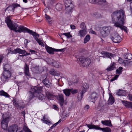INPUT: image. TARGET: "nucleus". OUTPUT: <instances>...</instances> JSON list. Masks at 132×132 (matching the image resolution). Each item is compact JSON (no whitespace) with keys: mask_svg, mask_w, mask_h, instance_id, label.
Segmentation results:
<instances>
[{"mask_svg":"<svg viewBox=\"0 0 132 132\" xmlns=\"http://www.w3.org/2000/svg\"><path fill=\"white\" fill-rule=\"evenodd\" d=\"M111 16L112 21L114 24V26L119 28L127 33L128 30L127 28L123 26L126 17L124 11L122 10H117L113 13Z\"/></svg>","mask_w":132,"mask_h":132,"instance_id":"f257e3e1","label":"nucleus"},{"mask_svg":"<svg viewBox=\"0 0 132 132\" xmlns=\"http://www.w3.org/2000/svg\"><path fill=\"white\" fill-rule=\"evenodd\" d=\"M5 22L9 29L16 32H28L29 29L23 26L19 25L16 23H13L10 19V16H8L5 20Z\"/></svg>","mask_w":132,"mask_h":132,"instance_id":"f03ea898","label":"nucleus"},{"mask_svg":"<svg viewBox=\"0 0 132 132\" xmlns=\"http://www.w3.org/2000/svg\"><path fill=\"white\" fill-rule=\"evenodd\" d=\"M2 117L3 119L1 122L2 127L3 129L6 130L8 127V123L10 119L7 113H4Z\"/></svg>","mask_w":132,"mask_h":132,"instance_id":"7ed1b4c3","label":"nucleus"},{"mask_svg":"<svg viewBox=\"0 0 132 132\" xmlns=\"http://www.w3.org/2000/svg\"><path fill=\"white\" fill-rule=\"evenodd\" d=\"M42 89V87H41L35 86L34 87L31 88L32 91L36 93V96L40 100H43L44 99V95L40 93Z\"/></svg>","mask_w":132,"mask_h":132,"instance_id":"20e7f679","label":"nucleus"},{"mask_svg":"<svg viewBox=\"0 0 132 132\" xmlns=\"http://www.w3.org/2000/svg\"><path fill=\"white\" fill-rule=\"evenodd\" d=\"M86 125L89 129H95L96 130H102L103 132H111V129L110 128L108 127L104 128H101L98 126H96L92 124H86Z\"/></svg>","mask_w":132,"mask_h":132,"instance_id":"39448f33","label":"nucleus"},{"mask_svg":"<svg viewBox=\"0 0 132 132\" xmlns=\"http://www.w3.org/2000/svg\"><path fill=\"white\" fill-rule=\"evenodd\" d=\"M65 5L67 13H69L71 12L74 7L72 2L71 0H66L65 2Z\"/></svg>","mask_w":132,"mask_h":132,"instance_id":"423d86ee","label":"nucleus"},{"mask_svg":"<svg viewBox=\"0 0 132 132\" xmlns=\"http://www.w3.org/2000/svg\"><path fill=\"white\" fill-rule=\"evenodd\" d=\"M77 61L81 66L86 67L91 63L90 58H77Z\"/></svg>","mask_w":132,"mask_h":132,"instance_id":"0eeeda50","label":"nucleus"},{"mask_svg":"<svg viewBox=\"0 0 132 132\" xmlns=\"http://www.w3.org/2000/svg\"><path fill=\"white\" fill-rule=\"evenodd\" d=\"M111 29L110 27H104L100 29V35L103 37H106L110 33Z\"/></svg>","mask_w":132,"mask_h":132,"instance_id":"6e6552de","label":"nucleus"},{"mask_svg":"<svg viewBox=\"0 0 132 132\" xmlns=\"http://www.w3.org/2000/svg\"><path fill=\"white\" fill-rule=\"evenodd\" d=\"M9 50L8 53H11L12 54L19 53L22 54V55H20V56H24L28 55L30 54V53H28L26 52V51L24 50H22L20 48H17L14 49L13 51H11Z\"/></svg>","mask_w":132,"mask_h":132,"instance_id":"1a4fd4ad","label":"nucleus"},{"mask_svg":"<svg viewBox=\"0 0 132 132\" xmlns=\"http://www.w3.org/2000/svg\"><path fill=\"white\" fill-rule=\"evenodd\" d=\"M12 102L14 105L17 109H23V103L22 101L18 99H14L12 100Z\"/></svg>","mask_w":132,"mask_h":132,"instance_id":"9d476101","label":"nucleus"},{"mask_svg":"<svg viewBox=\"0 0 132 132\" xmlns=\"http://www.w3.org/2000/svg\"><path fill=\"white\" fill-rule=\"evenodd\" d=\"M45 48L47 52L50 54H53L54 52L55 51H62L63 50V49H56L53 48L47 45L45 46Z\"/></svg>","mask_w":132,"mask_h":132,"instance_id":"9b49d317","label":"nucleus"},{"mask_svg":"<svg viewBox=\"0 0 132 132\" xmlns=\"http://www.w3.org/2000/svg\"><path fill=\"white\" fill-rule=\"evenodd\" d=\"M111 39L115 43H119L121 40V37L117 33H115L111 37Z\"/></svg>","mask_w":132,"mask_h":132,"instance_id":"f8f14e48","label":"nucleus"},{"mask_svg":"<svg viewBox=\"0 0 132 132\" xmlns=\"http://www.w3.org/2000/svg\"><path fill=\"white\" fill-rule=\"evenodd\" d=\"M98 97L97 94L95 92L92 93L88 97V100L94 103L97 100Z\"/></svg>","mask_w":132,"mask_h":132,"instance_id":"ddd939ff","label":"nucleus"},{"mask_svg":"<svg viewBox=\"0 0 132 132\" xmlns=\"http://www.w3.org/2000/svg\"><path fill=\"white\" fill-rule=\"evenodd\" d=\"M11 75V73L10 71L9 70H4L2 73V76L6 80L10 78Z\"/></svg>","mask_w":132,"mask_h":132,"instance_id":"4468645a","label":"nucleus"},{"mask_svg":"<svg viewBox=\"0 0 132 132\" xmlns=\"http://www.w3.org/2000/svg\"><path fill=\"white\" fill-rule=\"evenodd\" d=\"M89 85L87 83H85L83 84L82 87V90L80 93L81 98L83 97V94L86 92L87 89L89 88Z\"/></svg>","mask_w":132,"mask_h":132,"instance_id":"2eb2a0df","label":"nucleus"},{"mask_svg":"<svg viewBox=\"0 0 132 132\" xmlns=\"http://www.w3.org/2000/svg\"><path fill=\"white\" fill-rule=\"evenodd\" d=\"M18 129V126L15 124L9 127L8 128V130L9 132H16Z\"/></svg>","mask_w":132,"mask_h":132,"instance_id":"dca6fc26","label":"nucleus"},{"mask_svg":"<svg viewBox=\"0 0 132 132\" xmlns=\"http://www.w3.org/2000/svg\"><path fill=\"white\" fill-rule=\"evenodd\" d=\"M101 53L103 55V57H106L107 58H110V56L112 57H115V55L114 54H111L108 52L103 51Z\"/></svg>","mask_w":132,"mask_h":132,"instance_id":"f3484780","label":"nucleus"},{"mask_svg":"<svg viewBox=\"0 0 132 132\" xmlns=\"http://www.w3.org/2000/svg\"><path fill=\"white\" fill-rule=\"evenodd\" d=\"M28 33L32 35L36 41L39 39L38 38L39 37V35L35 32L29 29Z\"/></svg>","mask_w":132,"mask_h":132,"instance_id":"a211bd4d","label":"nucleus"},{"mask_svg":"<svg viewBox=\"0 0 132 132\" xmlns=\"http://www.w3.org/2000/svg\"><path fill=\"white\" fill-rule=\"evenodd\" d=\"M24 73L26 76H30L29 66L26 63L24 67Z\"/></svg>","mask_w":132,"mask_h":132,"instance_id":"6ab92c4d","label":"nucleus"},{"mask_svg":"<svg viewBox=\"0 0 132 132\" xmlns=\"http://www.w3.org/2000/svg\"><path fill=\"white\" fill-rule=\"evenodd\" d=\"M58 99L59 103L62 106L63 105L64 102V98L63 95L60 94L59 95Z\"/></svg>","mask_w":132,"mask_h":132,"instance_id":"aec40b11","label":"nucleus"},{"mask_svg":"<svg viewBox=\"0 0 132 132\" xmlns=\"http://www.w3.org/2000/svg\"><path fill=\"white\" fill-rule=\"evenodd\" d=\"M101 123L103 125L109 127H111L112 126V125L111 124V122L110 120L102 121Z\"/></svg>","mask_w":132,"mask_h":132,"instance_id":"412c9836","label":"nucleus"},{"mask_svg":"<svg viewBox=\"0 0 132 132\" xmlns=\"http://www.w3.org/2000/svg\"><path fill=\"white\" fill-rule=\"evenodd\" d=\"M116 64L114 62L111 63L110 66L106 70L108 71H110L112 70L116 69Z\"/></svg>","mask_w":132,"mask_h":132,"instance_id":"4be33fe9","label":"nucleus"},{"mask_svg":"<svg viewBox=\"0 0 132 132\" xmlns=\"http://www.w3.org/2000/svg\"><path fill=\"white\" fill-rule=\"evenodd\" d=\"M29 98L28 100L30 102L32 98H33L35 96H36V93L32 91L31 88V90L29 92Z\"/></svg>","mask_w":132,"mask_h":132,"instance_id":"5701e85b","label":"nucleus"},{"mask_svg":"<svg viewBox=\"0 0 132 132\" xmlns=\"http://www.w3.org/2000/svg\"><path fill=\"white\" fill-rule=\"evenodd\" d=\"M87 34L86 30H81L79 32L78 35L81 37H84Z\"/></svg>","mask_w":132,"mask_h":132,"instance_id":"b1692460","label":"nucleus"},{"mask_svg":"<svg viewBox=\"0 0 132 132\" xmlns=\"http://www.w3.org/2000/svg\"><path fill=\"white\" fill-rule=\"evenodd\" d=\"M44 84L47 87H50L51 86V84L49 81L46 79V80H44L43 81H42Z\"/></svg>","mask_w":132,"mask_h":132,"instance_id":"393cba45","label":"nucleus"},{"mask_svg":"<svg viewBox=\"0 0 132 132\" xmlns=\"http://www.w3.org/2000/svg\"><path fill=\"white\" fill-rule=\"evenodd\" d=\"M117 94L119 96H124L126 94V92L124 90H119L117 93Z\"/></svg>","mask_w":132,"mask_h":132,"instance_id":"a878e982","label":"nucleus"},{"mask_svg":"<svg viewBox=\"0 0 132 132\" xmlns=\"http://www.w3.org/2000/svg\"><path fill=\"white\" fill-rule=\"evenodd\" d=\"M122 103L127 108H130L131 102H128L127 101H122Z\"/></svg>","mask_w":132,"mask_h":132,"instance_id":"bb28decb","label":"nucleus"},{"mask_svg":"<svg viewBox=\"0 0 132 132\" xmlns=\"http://www.w3.org/2000/svg\"><path fill=\"white\" fill-rule=\"evenodd\" d=\"M42 120L45 123H46L49 125H50L51 124V123L50 120L45 116H43V119Z\"/></svg>","mask_w":132,"mask_h":132,"instance_id":"cd10ccee","label":"nucleus"},{"mask_svg":"<svg viewBox=\"0 0 132 132\" xmlns=\"http://www.w3.org/2000/svg\"><path fill=\"white\" fill-rule=\"evenodd\" d=\"M0 95L3 96L7 97H9L10 95L6 92L2 90H0Z\"/></svg>","mask_w":132,"mask_h":132,"instance_id":"c85d7f7f","label":"nucleus"},{"mask_svg":"<svg viewBox=\"0 0 132 132\" xmlns=\"http://www.w3.org/2000/svg\"><path fill=\"white\" fill-rule=\"evenodd\" d=\"M63 93L67 96H69L70 95V89H65L63 90Z\"/></svg>","mask_w":132,"mask_h":132,"instance_id":"c756f323","label":"nucleus"},{"mask_svg":"<svg viewBox=\"0 0 132 132\" xmlns=\"http://www.w3.org/2000/svg\"><path fill=\"white\" fill-rule=\"evenodd\" d=\"M50 74L54 76H60V74L57 73L55 71L54 69H51L50 71Z\"/></svg>","mask_w":132,"mask_h":132,"instance_id":"7c9ffc66","label":"nucleus"},{"mask_svg":"<svg viewBox=\"0 0 132 132\" xmlns=\"http://www.w3.org/2000/svg\"><path fill=\"white\" fill-rule=\"evenodd\" d=\"M45 60L48 64L52 65L54 62L52 58H46V59Z\"/></svg>","mask_w":132,"mask_h":132,"instance_id":"2f4dec72","label":"nucleus"},{"mask_svg":"<svg viewBox=\"0 0 132 132\" xmlns=\"http://www.w3.org/2000/svg\"><path fill=\"white\" fill-rule=\"evenodd\" d=\"M109 103L110 104H112L114 101V100L113 97L111 95H110V97L109 100Z\"/></svg>","mask_w":132,"mask_h":132,"instance_id":"473e14b6","label":"nucleus"},{"mask_svg":"<svg viewBox=\"0 0 132 132\" xmlns=\"http://www.w3.org/2000/svg\"><path fill=\"white\" fill-rule=\"evenodd\" d=\"M11 69V65L9 64H6L4 65L3 69L4 70H9Z\"/></svg>","mask_w":132,"mask_h":132,"instance_id":"72a5a7b5","label":"nucleus"},{"mask_svg":"<svg viewBox=\"0 0 132 132\" xmlns=\"http://www.w3.org/2000/svg\"><path fill=\"white\" fill-rule=\"evenodd\" d=\"M52 65L56 68H59L61 67V65L57 61L54 62Z\"/></svg>","mask_w":132,"mask_h":132,"instance_id":"f704fd0d","label":"nucleus"},{"mask_svg":"<svg viewBox=\"0 0 132 132\" xmlns=\"http://www.w3.org/2000/svg\"><path fill=\"white\" fill-rule=\"evenodd\" d=\"M90 38V35H87L84 39V44L86 43L89 41Z\"/></svg>","mask_w":132,"mask_h":132,"instance_id":"c9c22d12","label":"nucleus"},{"mask_svg":"<svg viewBox=\"0 0 132 132\" xmlns=\"http://www.w3.org/2000/svg\"><path fill=\"white\" fill-rule=\"evenodd\" d=\"M89 2L91 3L96 4L98 3L100 4V2H102V1L100 0H89Z\"/></svg>","mask_w":132,"mask_h":132,"instance_id":"e433bc0d","label":"nucleus"},{"mask_svg":"<svg viewBox=\"0 0 132 132\" xmlns=\"http://www.w3.org/2000/svg\"><path fill=\"white\" fill-rule=\"evenodd\" d=\"M125 63V66H128L132 65V61H131L129 60H126V61Z\"/></svg>","mask_w":132,"mask_h":132,"instance_id":"4c0bfd02","label":"nucleus"},{"mask_svg":"<svg viewBox=\"0 0 132 132\" xmlns=\"http://www.w3.org/2000/svg\"><path fill=\"white\" fill-rule=\"evenodd\" d=\"M123 68L122 67H120L118 69H117L116 70V74H119L120 75L122 72V69Z\"/></svg>","mask_w":132,"mask_h":132,"instance_id":"58836bf2","label":"nucleus"},{"mask_svg":"<svg viewBox=\"0 0 132 132\" xmlns=\"http://www.w3.org/2000/svg\"><path fill=\"white\" fill-rule=\"evenodd\" d=\"M118 62L121 64H123L125 66L126 60H123L122 58H119Z\"/></svg>","mask_w":132,"mask_h":132,"instance_id":"ea45409f","label":"nucleus"},{"mask_svg":"<svg viewBox=\"0 0 132 132\" xmlns=\"http://www.w3.org/2000/svg\"><path fill=\"white\" fill-rule=\"evenodd\" d=\"M36 41L40 45H41V46L43 47L44 46V43L43 42L42 40L41 39H39L37 40Z\"/></svg>","mask_w":132,"mask_h":132,"instance_id":"a19ab883","label":"nucleus"},{"mask_svg":"<svg viewBox=\"0 0 132 132\" xmlns=\"http://www.w3.org/2000/svg\"><path fill=\"white\" fill-rule=\"evenodd\" d=\"M6 10L7 11H11L13 12L14 11V10L13 7H12V5L7 7L6 8Z\"/></svg>","mask_w":132,"mask_h":132,"instance_id":"79ce46f5","label":"nucleus"},{"mask_svg":"<svg viewBox=\"0 0 132 132\" xmlns=\"http://www.w3.org/2000/svg\"><path fill=\"white\" fill-rule=\"evenodd\" d=\"M80 27L82 29V30H86V26L84 23L82 22L80 25Z\"/></svg>","mask_w":132,"mask_h":132,"instance_id":"37998d69","label":"nucleus"},{"mask_svg":"<svg viewBox=\"0 0 132 132\" xmlns=\"http://www.w3.org/2000/svg\"><path fill=\"white\" fill-rule=\"evenodd\" d=\"M124 58H132V54L131 53H127L123 55Z\"/></svg>","mask_w":132,"mask_h":132,"instance_id":"c03bdc74","label":"nucleus"},{"mask_svg":"<svg viewBox=\"0 0 132 132\" xmlns=\"http://www.w3.org/2000/svg\"><path fill=\"white\" fill-rule=\"evenodd\" d=\"M63 35H64L66 36L68 38H70L72 37V35L70 34V32L63 33Z\"/></svg>","mask_w":132,"mask_h":132,"instance_id":"a18cd8bd","label":"nucleus"},{"mask_svg":"<svg viewBox=\"0 0 132 132\" xmlns=\"http://www.w3.org/2000/svg\"><path fill=\"white\" fill-rule=\"evenodd\" d=\"M71 92L73 94L77 93L78 92V90L77 89H74L73 88L70 89Z\"/></svg>","mask_w":132,"mask_h":132,"instance_id":"49530a36","label":"nucleus"},{"mask_svg":"<svg viewBox=\"0 0 132 132\" xmlns=\"http://www.w3.org/2000/svg\"><path fill=\"white\" fill-rule=\"evenodd\" d=\"M14 10L18 7H20V5L17 3L13 4L12 5Z\"/></svg>","mask_w":132,"mask_h":132,"instance_id":"de8ad7c7","label":"nucleus"},{"mask_svg":"<svg viewBox=\"0 0 132 132\" xmlns=\"http://www.w3.org/2000/svg\"><path fill=\"white\" fill-rule=\"evenodd\" d=\"M47 76L46 75H43L41 78V79L42 80V81H43L44 80L46 79Z\"/></svg>","mask_w":132,"mask_h":132,"instance_id":"09e8293b","label":"nucleus"},{"mask_svg":"<svg viewBox=\"0 0 132 132\" xmlns=\"http://www.w3.org/2000/svg\"><path fill=\"white\" fill-rule=\"evenodd\" d=\"M24 130L25 132H32L28 128L26 127L24 128Z\"/></svg>","mask_w":132,"mask_h":132,"instance_id":"8fccbe9b","label":"nucleus"},{"mask_svg":"<svg viewBox=\"0 0 132 132\" xmlns=\"http://www.w3.org/2000/svg\"><path fill=\"white\" fill-rule=\"evenodd\" d=\"M45 17L46 19L48 21H50L51 20V18L49 16L47 15L46 14H45Z\"/></svg>","mask_w":132,"mask_h":132,"instance_id":"3c124183","label":"nucleus"},{"mask_svg":"<svg viewBox=\"0 0 132 132\" xmlns=\"http://www.w3.org/2000/svg\"><path fill=\"white\" fill-rule=\"evenodd\" d=\"M31 54H34L37 55V52L34 50H30L29 51Z\"/></svg>","mask_w":132,"mask_h":132,"instance_id":"603ef678","label":"nucleus"},{"mask_svg":"<svg viewBox=\"0 0 132 132\" xmlns=\"http://www.w3.org/2000/svg\"><path fill=\"white\" fill-rule=\"evenodd\" d=\"M46 94L47 95V97L48 99H50L52 97V95L48 93V94Z\"/></svg>","mask_w":132,"mask_h":132,"instance_id":"864d4df0","label":"nucleus"},{"mask_svg":"<svg viewBox=\"0 0 132 132\" xmlns=\"http://www.w3.org/2000/svg\"><path fill=\"white\" fill-rule=\"evenodd\" d=\"M61 120H59L57 122L54 124L52 126L54 128L59 123L61 122Z\"/></svg>","mask_w":132,"mask_h":132,"instance_id":"5fc2aeb1","label":"nucleus"},{"mask_svg":"<svg viewBox=\"0 0 132 132\" xmlns=\"http://www.w3.org/2000/svg\"><path fill=\"white\" fill-rule=\"evenodd\" d=\"M63 132H69V130L68 128H65L63 130Z\"/></svg>","mask_w":132,"mask_h":132,"instance_id":"6e6d98bb","label":"nucleus"},{"mask_svg":"<svg viewBox=\"0 0 132 132\" xmlns=\"http://www.w3.org/2000/svg\"><path fill=\"white\" fill-rule=\"evenodd\" d=\"M89 108V105H87L85 106L84 108V109L85 110L87 111Z\"/></svg>","mask_w":132,"mask_h":132,"instance_id":"4d7b16f0","label":"nucleus"},{"mask_svg":"<svg viewBox=\"0 0 132 132\" xmlns=\"http://www.w3.org/2000/svg\"><path fill=\"white\" fill-rule=\"evenodd\" d=\"M24 42L25 44L26 45H27L29 43L28 40L27 39H25L24 40Z\"/></svg>","mask_w":132,"mask_h":132,"instance_id":"13d9d810","label":"nucleus"},{"mask_svg":"<svg viewBox=\"0 0 132 132\" xmlns=\"http://www.w3.org/2000/svg\"><path fill=\"white\" fill-rule=\"evenodd\" d=\"M128 96L130 100L131 101H132V95H129Z\"/></svg>","mask_w":132,"mask_h":132,"instance_id":"bf43d9fd","label":"nucleus"},{"mask_svg":"<svg viewBox=\"0 0 132 132\" xmlns=\"http://www.w3.org/2000/svg\"><path fill=\"white\" fill-rule=\"evenodd\" d=\"M70 27H71V28L72 29H75V28H76L75 26L74 25H71Z\"/></svg>","mask_w":132,"mask_h":132,"instance_id":"052dcab7","label":"nucleus"},{"mask_svg":"<svg viewBox=\"0 0 132 132\" xmlns=\"http://www.w3.org/2000/svg\"><path fill=\"white\" fill-rule=\"evenodd\" d=\"M119 75H116L113 78L115 79V80H116L118 78V77H119Z\"/></svg>","mask_w":132,"mask_h":132,"instance_id":"680f3d73","label":"nucleus"},{"mask_svg":"<svg viewBox=\"0 0 132 132\" xmlns=\"http://www.w3.org/2000/svg\"><path fill=\"white\" fill-rule=\"evenodd\" d=\"M21 113L22 115L23 116V117H24L25 114V112L24 111H23L21 112Z\"/></svg>","mask_w":132,"mask_h":132,"instance_id":"e2e57ef3","label":"nucleus"},{"mask_svg":"<svg viewBox=\"0 0 132 132\" xmlns=\"http://www.w3.org/2000/svg\"><path fill=\"white\" fill-rule=\"evenodd\" d=\"M53 107L54 109H57V106L55 105H53Z\"/></svg>","mask_w":132,"mask_h":132,"instance_id":"0e129e2a","label":"nucleus"},{"mask_svg":"<svg viewBox=\"0 0 132 132\" xmlns=\"http://www.w3.org/2000/svg\"><path fill=\"white\" fill-rule=\"evenodd\" d=\"M91 32L92 34H96L95 32L94 31H93V30H92V31Z\"/></svg>","mask_w":132,"mask_h":132,"instance_id":"69168bd1","label":"nucleus"},{"mask_svg":"<svg viewBox=\"0 0 132 132\" xmlns=\"http://www.w3.org/2000/svg\"><path fill=\"white\" fill-rule=\"evenodd\" d=\"M116 80L114 78H112L110 80V81L111 82H112L113 81H114V80Z\"/></svg>","mask_w":132,"mask_h":132,"instance_id":"338daca9","label":"nucleus"},{"mask_svg":"<svg viewBox=\"0 0 132 132\" xmlns=\"http://www.w3.org/2000/svg\"><path fill=\"white\" fill-rule=\"evenodd\" d=\"M28 0H23V2L25 3H27L28 2Z\"/></svg>","mask_w":132,"mask_h":132,"instance_id":"774afa93","label":"nucleus"}]
</instances>
